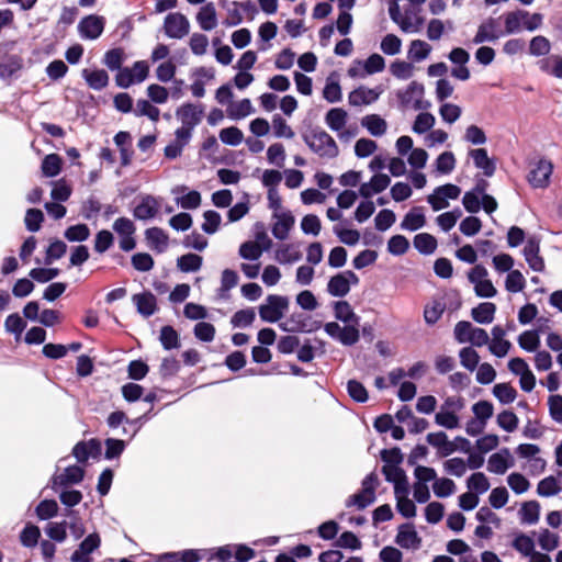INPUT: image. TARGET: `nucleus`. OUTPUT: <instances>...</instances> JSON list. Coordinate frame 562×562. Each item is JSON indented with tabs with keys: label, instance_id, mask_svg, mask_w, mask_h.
Instances as JSON below:
<instances>
[{
	"label": "nucleus",
	"instance_id": "1",
	"mask_svg": "<svg viewBox=\"0 0 562 562\" xmlns=\"http://www.w3.org/2000/svg\"><path fill=\"white\" fill-rule=\"evenodd\" d=\"M302 137L306 146L321 158L333 159L339 155L336 140L319 127L305 132Z\"/></svg>",
	"mask_w": 562,
	"mask_h": 562
},
{
	"label": "nucleus",
	"instance_id": "2",
	"mask_svg": "<svg viewBox=\"0 0 562 562\" xmlns=\"http://www.w3.org/2000/svg\"><path fill=\"white\" fill-rule=\"evenodd\" d=\"M289 307L286 296L270 294L266 302L259 306V316L263 322L277 323L280 321Z\"/></svg>",
	"mask_w": 562,
	"mask_h": 562
},
{
	"label": "nucleus",
	"instance_id": "3",
	"mask_svg": "<svg viewBox=\"0 0 562 562\" xmlns=\"http://www.w3.org/2000/svg\"><path fill=\"white\" fill-rule=\"evenodd\" d=\"M424 86L417 81H412L404 90H398L396 95L403 108H413L414 110H426L430 106L428 101H424Z\"/></svg>",
	"mask_w": 562,
	"mask_h": 562
},
{
	"label": "nucleus",
	"instance_id": "4",
	"mask_svg": "<svg viewBox=\"0 0 562 562\" xmlns=\"http://www.w3.org/2000/svg\"><path fill=\"white\" fill-rule=\"evenodd\" d=\"M359 283V277L351 270H345L333 276L327 283V292L335 297H345L349 292L351 285Z\"/></svg>",
	"mask_w": 562,
	"mask_h": 562
},
{
	"label": "nucleus",
	"instance_id": "5",
	"mask_svg": "<svg viewBox=\"0 0 562 562\" xmlns=\"http://www.w3.org/2000/svg\"><path fill=\"white\" fill-rule=\"evenodd\" d=\"M487 276L486 268L481 265L474 266L468 274L469 281L474 285L475 294L480 297H493L497 293Z\"/></svg>",
	"mask_w": 562,
	"mask_h": 562
},
{
	"label": "nucleus",
	"instance_id": "6",
	"mask_svg": "<svg viewBox=\"0 0 562 562\" xmlns=\"http://www.w3.org/2000/svg\"><path fill=\"white\" fill-rule=\"evenodd\" d=\"M164 32L169 38L181 40L189 34L190 22L188 18L180 12L169 13L164 21Z\"/></svg>",
	"mask_w": 562,
	"mask_h": 562
},
{
	"label": "nucleus",
	"instance_id": "7",
	"mask_svg": "<svg viewBox=\"0 0 562 562\" xmlns=\"http://www.w3.org/2000/svg\"><path fill=\"white\" fill-rule=\"evenodd\" d=\"M461 194V189L452 183L437 187L431 194L428 195L427 202L434 211H440L448 207V200H457Z\"/></svg>",
	"mask_w": 562,
	"mask_h": 562
},
{
	"label": "nucleus",
	"instance_id": "8",
	"mask_svg": "<svg viewBox=\"0 0 562 562\" xmlns=\"http://www.w3.org/2000/svg\"><path fill=\"white\" fill-rule=\"evenodd\" d=\"M161 207V198L151 194L140 195L133 209V216L139 221H148L156 217Z\"/></svg>",
	"mask_w": 562,
	"mask_h": 562
},
{
	"label": "nucleus",
	"instance_id": "9",
	"mask_svg": "<svg viewBox=\"0 0 562 562\" xmlns=\"http://www.w3.org/2000/svg\"><path fill=\"white\" fill-rule=\"evenodd\" d=\"M204 115V106L202 104L183 103L176 111V117L181 122L182 126L194 130Z\"/></svg>",
	"mask_w": 562,
	"mask_h": 562
},
{
	"label": "nucleus",
	"instance_id": "10",
	"mask_svg": "<svg viewBox=\"0 0 562 562\" xmlns=\"http://www.w3.org/2000/svg\"><path fill=\"white\" fill-rule=\"evenodd\" d=\"M105 19L101 15L90 14L78 23V32L82 40L93 41L101 36L104 31Z\"/></svg>",
	"mask_w": 562,
	"mask_h": 562
},
{
	"label": "nucleus",
	"instance_id": "11",
	"mask_svg": "<svg viewBox=\"0 0 562 562\" xmlns=\"http://www.w3.org/2000/svg\"><path fill=\"white\" fill-rule=\"evenodd\" d=\"M553 171V165L550 160L540 159L528 173V182L532 188H547L550 183V177Z\"/></svg>",
	"mask_w": 562,
	"mask_h": 562
},
{
	"label": "nucleus",
	"instance_id": "12",
	"mask_svg": "<svg viewBox=\"0 0 562 562\" xmlns=\"http://www.w3.org/2000/svg\"><path fill=\"white\" fill-rule=\"evenodd\" d=\"M502 36H504V32L499 29L497 19L487 18L479 25L473 43L495 42Z\"/></svg>",
	"mask_w": 562,
	"mask_h": 562
},
{
	"label": "nucleus",
	"instance_id": "13",
	"mask_svg": "<svg viewBox=\"0 0 562 562\" xmlns=\"http://www.w3.org/2000/svg\"><path fill=\"white\" fill-rule=\"evenodd\" d=\"M515 460L508 448H503L498 452L490 456L487 460V471L494 474H505L506 471L513 468Z\"/></svg>",
	"mask_w": 562,
	"mask_h": 562
},
{
	"label": "nucleus",
	"instance_id": "14",
	"mask_svg": "<svg viewBox=\"0 0 562 562\" xmlns=\"http://www.w3.org/2000/svg\"><path fill=\"white\" fill-rule=\"evenodd\" d=\"M381 93L382 89L380 87L371 89L360 86L349 93L348 103L351 106L370 105L379 99Z\"/></svg>",
	"mask_w": 562,
	"mask_h": 562
},
{
	"label": "nucleus",
	"instance_id": "15",
	"mask_svg": "<svg viewBox=\"0 0 562 562\" xmlns=\"http://www.w3.org/2000/svg\"><path fill=\"white\" fill-rule=\"evenodd\" d=\"M101 544L99 533L92 532L88 535L79 544L78 549L74 551L70 557L71 562H90V554L95 551Z\"/></svg>",
	"mask_w": 562,
	"mask_h": 562
},
{
	"label": "nucleus",
	"instance_id": "16",
	"mask_svg": "<svg viewBox=\"0 0 562 562\" xmlns=\"http://www.w3.org/2000/svg\"><path fill=\"white\" fill-rule=\"evenodd\" d=\"M273 218L274 222L271 227L272 235L279 240L286 239L295 223L294 216L290 211H284L281 213H273Z\"/></svg>",
	"mask_w": 562,
	"mask_h": 562
},
{
	"label": "nucleus",
	"instance_id": "17",
	"mask_svg": "<svg viewBox=\"0 0 562 562\" xmlns=\"http://www.w3.org/2000/svg\"><path fill=\"white\" fill-rule=\"evenodd\" d=\"M540 244L535 237L527 240L522 254L528 266L537 272H541L544 269V261L540 256Z\"/></svg>",
	"mask_w": 562,
	"mask_h": 562
},
{
	"label": "nucleus",
	"instance_id": "18",
	"mask_svg": "<svg viewBox=\"0 0 562 562\" xmlns=\"http://www.w3.org/2000/svg\"><path fill=\"white\" fill-rule=\"evenodd\" d=\"M391 183V179L385 173H376L374 175L369 182H364L359 188V194L369 199L374 194H378L384 191Z\"/></svg>",
	"mask_w": 562,
	"mask_h": 562
},
{
	"label": "nucleus",
	"instance_id": "19",
	"mask_svg": "<svg viewBox=\"0 0 562 562\" xmlns=\"http://www.w3.org/2000/svg\"><path fill=\"white\" fill-rule=\"evenodd\" d=\"M85 476V471L81 467L70 465L67 467L63 473L54 476L53 486L56 487H65L70 484H77L82 481Z\"/></svg>",
	"mask_w": 562,
	"mask_h": 562
},
{
	"label": "nucleus",
	"instance_id": "20",
	"mask_svg": "<svg viewBox=\"0 0 562 562\" xmlns=\"http://www.w3.org/2000/svg\"><path fill=\"white\" fill-rule=\"evenodd\" d=\"M469 156L472 158L474 166L483 171L484 176L492 177L495 173L496 165L488 157L485 148L471 149Z\"/></svg>",
	"mask_w": 562,
	"mask_h": 562
},
{
	"label": "nucleus",
	"instance_id": "21",
	"mask_svg": "<svg viewBox=\"0 0 562 562\" xmlns=\"http://www.w3.org/2000/svg\"><path fill=\"white\" fill-rule=\"evenodd\" d=\"M424 23V19L419 15V9H406L403 12L401 21H398L400 29L405 33H416L419 31Z\"/></svg>",
	"mask_w": 562,
	"mask_h": 562
},
{
	"label": "nucleus",
	"instance_id": "22",
	"mask_svg": "<svg viewBox=\"0 0 562 562\" xmlns=\"http://www.w3.org/2000/svg\"><path fill=\"white\" fill-rule=\"evenodd\" d=\"M395 542L404 549H417L420 546V538L413 526L403 525L398 529Z\"/></svg>",
	"mask_w": 562,
	"mask_h": 562
},
{
	"label": "nucleus",
	"instance_id": "23",
	"mask_svg": "<svg viewBox=\"0 0 562 562\" xmlns=\"http://www.w3.org/2000/svg\"><path fill=\"white\" fill-rule=\"evenodd\" d=\"M426 224V217L422 206H414L407 212L401 223V228L408 232H416Z\"/></svg>",
	"mask_w": 562,
	"mask_h": 562
},
{
	"label": "nucleus",
	"instance_id": "24",
	"mask_svg": "<svg viewBox=\"0 0 562 562\" xmlns=\"http://www.w3.org/2000/svg\"><path fill=\"white\" fill-rule=\"evenodd\" d=\"M302 258L299 247L294 244H282L274 251V259L280 265H292Z\"/></svg>",
	"mask_w": 562,
	"mask_h": 562
},
{
	"label": "nucleus",
	"instance_id": "25",
	"mask_svg": "<svg viewBox=\"0 0 562 562\" xmlns=\"http://www.w3.org/2000/svg\"><path fill=\"white\" fill-rule=\"evenodd\" d=\"M133 302L137 307V312L144 317L154 315L157 310V299L151 292L135 294Z\"/></svg>",
	"mask_w": 562,
	"mask_h": 562
},
{
	"label": "nucleus",
	"instance_id": "26",
	"mask_svg": "<svg viewBox=\"0 0 562 562\" xmlns=\"http://www.w3.org/2000/svg\"><path fill=\"white\" fill-rule=\"evenodd\" d=\"M426 439L430 446L438 449L439 454L442 457L450 456L457 450L454 443L448 440L443 431L430 432L427 435Z\"/></svg>",
	"mask_w": 562,
	"mask_h": 562
},
{
	"label": "nucleus",
	"instance_id": "27",
	"mask_svg": "<svg viewBox=\"0 0 562 562\" xmlns=\"http://www.w3.org/2000/svg\"><path fill=\"white\" fill-rule=\"evenodd\" d=\"M145 238L149 248L157 252H164L168 247V235L159 227L147 228Z\"/></svg>",
	"mask_w": 562,
	"mask_h": 562
},
{
	"label": "nucleus",
	"instance_id": "28",
	"mask_svg": "<svg viewBox=\"0 0 562 562\" xmlns=\"http://www.w3.org/2000/svg\"><path fill=\"white\" fill-rule=\"evenodd\" d=\"M196 21L203 31H212L217 26L216 10L212 2L200 8L196 14Z\"/></svg>",
	"mask_w": 562,
	"mask_h": 562
},
{
	"label": "nucleus",
	"instance_id": "29",
	"mask_svg": "<svg viewBox=\"0 0 562 562\" xmlns=\"http://www.w3.org/2000/svg\"><path fill=\"white\" fill-rule=\"evenodd\" d=\"M325 124L336 134L346 127L348 113L342 108H333L325 114Z\"/></svg>",
	"mask_w": 562,
	"mask_h": 562
},
{
	"label": "nucleus",
	"instance_id": "30",
	"mask_svg": "<svg viewBox=\"0 0 562 562\" xmlns=\"http://www.w3.org/2000/svg\"><path fill=\"white\" fill-rule=\"evenodd\" d=\"M528 15V11L515 10L503 14L505 31L504 35L515 34L520 32L524 23V19Z\"/></svg>",
	"mask_w": 562,
	"mask_h": 562
},
{
	"label": "nucleus",
	"instance_id": "31",
	"mask_svg": "<svg viewBox=\"0 0 562 562\" xmlns=\"http://www.w3.org/2000/svg\"><path fill=\"white\" fill-rule=\"evenodd\" d=\"M361 125L370 135L381 137L386 133L387 123L379 114H368L361 119Z\"/></svg>",
	"mask_w": 562,
	"mask_h": 562
},
{
	"label": "nucleus",
	"instance_id": "32",
	"mask_svg": "<svg viewBox=\"0 0 562 562\" xmlns=\"http://www.w3.org/2000/svg\"><path fill=\"white\" fill-rule=\"evenodd\" d=\"M335 318L345 324H359L360 317L353 312L351 305L347 301H336L333 303Z\"/></svg>",
	"mask_w": 562,
	"mask_h": 562
},
{
	"label": "nucleus",
	"instance_id": "33",
	"mask_svg": "<svg viewBox=\"0 0 562 562\" xmlns=\"http://www.w3.org/2000/svg\"><path fill=\"white\" fill-rule=\"evenodd\" d=\"M518 515L521 524L536 525L540 518V504L537 501L525 502L521 504Z\"/></svg>",
	"mask_w": 562,
	"mask_h": 562
},
{
	"label": "nucleus",
	"instance_id": "34",
	"mask_svg": "<svg viewBox=\"0 0 562 562\" xmlns=\"http://www.w3.org/2000/svg\"><path fill=\"white\" fill-rule=\"evenodd\" d=\"M82 77L86 80L87 85L97 91L104 89L109 83V75L103 69L97 70H82Z\"/></svg>",
	"mask_w": 562,
	"mask_h": 562
},
{
	"label": "nucleus",
	"instance_id": "35",
	"mask_svg": "<svg viewBox=\"0 0 562 562\" xmlns=\"http://www.w3.org/2000/svg\"><path fill=\"white\" fill-rule=\"evenodd\" d=\"M495 312L496 305L494 303L484 302L472 308L471 316L479 324H491Z\"/></svg>",
	"mask_w": 562,
	"mask_h": 562
},
{
	"label": "nucleus",
	"instance_id": "36",
	"mask_svg": "<svg viewBox=\"0 0 562 562\" xmlns=\"http://www.w3.org/2000/svg\"><path fill=\"white\" fill-rule=\"evenodd\" d=\"M255 112L249 99H243L238 102L231 103L227 108V115L232 120L244 119Z\"/></svg>",
	"mask_w": 562,
	"mask_h": 562
},
{
	"label": "nucleus",
	"instance_id": "37",
	"mask_svg": "<svg viewBox=\"0 0 562 562\" xmlns=\"http://www.w3.org/2000/svg\"><path fill=\"white\" fill-rule=\"evenodd\" d=\"M375 502V494L369 493L367 490H360L358 493L349 496L346 499V507H356L357 509L361 510L370 506Z\"/></svg>",
	"mask_w": 562,
	"mask_h": 562
},
{
	"label": "nucleus",
	"instance_id": "38",
	"mask_svg": "<svg viewBox=\"0 0 562 562\" xmlns=\"http://www.w3.org/2000/svg\"><path fill=\"white\" fill-rule=\"evenodd\" d=\"M414 247L423 255H431L437 248V239L428 233H420L414 237Z\"/></svg>",
	"mask_w": 562,
	"mask_h": 562
},
{
	"label": "nucleus",
	"instance_id": "39",
	"mask_svg": "<svg viewBox=\"0 0 562 562\" xmlns=\"http://www.w3.org/2000/svg\"><path fill=\"white\" fill-rule=\"evenodd\" d=\"M203 259L195 254H187L177 259V267L182 272H196L202 267Z\"/></svg>",
	"mask_w": 562,
	"mask_h": 562
},
{
	"label": "nucleus",
	"instance_id": "40",
	"mask_svg": "<svg viewBox=\"0 0 562 562\" xmlns=\"http://www.w3.org/2000/svg\"><path fill=\"white\" fill-rule=\"evenodd\" d=\"M61 158L57 154L46 155L42 161V173L47 178H54L61 171Z\"/></svg>",
	"mask_w": 562,
	"mask_h": 562
},
{
	"label": "nucleus",
	"instance_id": "41",
	"mask_svg": "<svg viewBox=\"0 0 562 562\" xmlns=\"http://www.w3.org/2000/svg\"><path fill=\"white\" fill-rule=\"evenodd\" d=\"M430 52L431 46L428 43L422 40H414L409 45L407 57L413 61H422L429 56Z\"/></svg>",
	"mask_w": 562,
	"mask_h": 562
},
{
	"label": "nucleus",
	"instance_id": "42",
	"mask_svg": "<svg viewBox=\"0 0 562 562\" xmlns=\"http://www.w3.org/2000/svg\"><path fill=\"white\" fill-rule=\"evenodd\" d=\"M323 97L329 103H337L341 101V87L339 85V81L334 76H329L327 78L323 90Z\"/></svg>",
	"mask_w": 562,
	"mask_h": 562
},
{
	"label": "nucleus",
	"instance_id": "43",
	"mask_svg": "<svg viewBox=\"0 0 562 562\" xmlns=\"http://www.w3.org/2000/svg\"><path fill=\"white\" fill-rule=\"evenodd\" d=\"M459 359L461 366L471 372L474 371L480 363V356L473 347H463L460 349Z\"/></svg>",
	"mask_w": 562,
	"mask_h": 562
},
{
	"label": "nucleus",
	"instance_id": "44",
	"mask_svg": "<svg viewBox=\"0 0 562 562\" xmlns=\"http://www.w3.org/2000/svg\"><path fill=\"white\" fill-rule=\"evenodd\" d=\"M22 68V61L16 56H11L0 63V78L9 80L15 76Z\"/></svg>",
	"mask_w": 562,
	"mask_h": 562
},
{
	"label": "nucleus",
	"instance_id": "45",
	"mask_svg": "<svg viewBox=\"0 0 562 562\" xmlns=\"http://www.w3.org/2000/svg\"><path fill=\"white\" fill-rule=\"evenodd\" d=\"M159 340L166 350L177 349L180 347L179 335L177 330L167 325L160 329Z\"/></svg>",
	"mask_w": 562,
	"mask_h": 562
},
{
	"label": "nucleus",
	"instance_id": "46",
	"mask_svg": "<svg viewBox=\"0 0 562 562\" xmlns=\"http://www.w3.org/2000/svg\"><path fill=\"white\" fill-rule=\"evenodd\" d=\"M272 128H273V135L278 138L291 139L295 136V133L292 130V127L286 123V121L280 114L273 115Z\"/></svg>",
	"mask_w": 562,
	"mask_h": 562
},
{
	"label": "nucleus",
	"instance_id": "47",
	"mask_svg": "<svg viewBox=\"0 0 562 562\" xmlns=\"http://www.w3.org/2000/svg\"><path fill=\"white\" fill-rule=\"evenodd\" d=\"M551 50L550 41L542 35H537L529 43V54L535 57L546 56Z\"/></svg>",
	"mask_w": 562,
	"mask_h": 562
},
{
	"label": "nucleus",
	"instance_id": "48",
	"mask_svg": "<svg viewBox=\"0 0 562 562\" xmlns=\"http://www.w3.org/2000/svg\"><path fill=\"white\" fill-rule=\"evenodd\" d=\"M493 394L502 404H510L515 401L517 391L508 383H498L494 385Z\"/></svg>",
	"mask_w": 562,
	"mask_h": 562
},
{
	"label": "nucleus",
	"instance_id": "49",
	"mask_svg": "<svg viewBox=\"0 0 562 562\" xmlns=\"http://www.w3.org/2000/svg\"><path fill=\"white\" fill-rule=\"evenodd\" d=\"M65 238L70 243H80L85 241L90 236V229L86 224H76L72 226H69L65 233Z\"/></svg>",
	"mask_w": 562,
	"mask_h": 562
},
{
	"label": "nucleus",
	"instance_id": "50",
	"mask_svg": "<svg viewBox=\"0 0 562 562\" xmlns=\"http://www.w3.org/2000/svg\"><path fill=\"white\" fill-rule=\"evenodd\" d=\"M263 252V248L257 241H245L239 246L238 255L245 260H258Z\"/></svg>",
	"mask_w": 562,
	"mask_h": 562
},
{
	"label": "nucleus",
	"instance_id": "51",
	"mask_svg": "<svg viewBox=\"0 0 562 562\" xmlns=\"http://www.w3.org/2000/svg\"><path fill=\"white\" fill-rule=\"evenodd\" d=\"M134 114L136 116H147L153 122H157L159 120L160 111L157 106L153 105L149 101L140 99L136 103V108L134 109Z\"/></svg>",
	"mask_w": 562,
	"mask_h": 562
},
{
	"label": "nucleus",
	"instance_id": "52",
	"mask_svg": "<svg viewBox=\"0 0 562 562\" xmlns=\"http://www.w3.org/2000/svg\"><path fill=\"white\" fill-rule=\"evenodd\" d=\"M41 530L37 526L27 524L20 533V541L26 548H33L38 543Z\"/></svg>",
	"mask_w": 562,
	"mask_h": 562
},
{
	"label": "nucleus",
	"instance_id": "53",
	"mask_svg": "<svg viewBox=\"0 0 562 562\" xmlns=\"http://www.w3.org/2000/svg\"><path fill=\"white\" fill-rule=\"evenodd\" d=\"M203 218L202 231L209 235L215 234L221 226V214L216 211L209 210L203 213Z\"/></svg>",
	"mask_w": 562,
	"mask_h": 562
},
{
	"label": "nucleus",
	"instance_id": "54",
	"mask_svg": "<svg viewBox=\"0 0 562 562\" xmlns=\"http://www.w3.org/2000/svg\"><path fill=\"white\" fill-rule=\"evenodd\" d=\"M467 485L470 491L474 492V494H483L490 488V482L486 475L482 472L473 473L468 479Z\"/></svg>",
	"mask_w": 562,
	"mask_h": 562
},
{
	"label": "nucleus",
	"instance_id": "55",
	"mask_svg": "<svg viewBox=\"0 0 562 562\" xmlns=\"http://www.w3.org/2000/svg\"><path fill=\"white\" fill-rule=\"evenodd\" d=\"M519 347L528 352L536 351L540 345V338L536 330H525L518 337Z\"/></svg>",
	"mask_w": 562,
	"mask_h": 562
},
{
	"label": "nucleus",
	"instance_id": "56",
	"mask_svg": "<svg viewBox=\"0 0 562 562\" xmlns=\"http://www.w3.org/2000/svg\"><path fill=\"white\" fill-rule=\"evenodd\" d=\"M67 251V245L63 240L56 239L49 244L46 249L45 265L49 266L55 260L60 259Z\"/></svg>",
	"mask_w": 562,
	"mask_h": 562
},
{
	"label": "nucleus",
	"instance_id": "57",
	"mask_svg": "<svg viewBox=\"0 0 562 562\" xmlns=\"http://www.w3.org/2000/svg\"><path fill=\"white\" fill-rule=\"evenodd\" d=\"M512 546L516 551L526 558H528L535 550V542L532 538L525 533L517 535Z\"/></svg>",
	"mask_w": 562,
	"mask_h": 562
},
{
	"label": "nucleus",
	"instance_id": "58",
	"mask_svg": "<svg viewBox=\"0 0 562 562\" xmlns=\"http://www.w3.org/2000/svg\"><path fill=\"white\" fill-rule=\"evenodd\" d=\"M526 286V280L519 270L508 272L505 281V288L510 293H518Z\"/></svg>",
	"mask_w": 562,
	"mask_h": 562
},
{
	"label": "nucleus",
	"instance_id": "59",
	"mask_svg": "<svg viewBox=\"0 0 562 562\" xmlns=\"http://www.w3.org/2000/svg\"><path fill=\"white\" fill-rule=\"evenodd\" d=\"M256 318L254 308H245L237 311L231 319L233 327L245 328L250 326Z\"/></svg>",
	"mask_w": 562,
	"mask_h": 562
},
{
	"label": "nucleus",
	"instance_id": "60",
	"mask_svg": "<svg viewBox=\"0 0 562 562\" xmlns=\"http://www.w3.org/2000/svg\"><path fill=\"white\" fill-rule=\"evenodd\" d=\"M540 69L547 74H550L557 78H562V57L554 55L550 58L542 59L540 63Z\"/></svg>",
	"mask_w": 562,
	"mask_h": 562
},
{
	"label": "nucleus",
	"instance_id": "61",
	"mask_svg": "<svg viewBox=\"0 0 562 562\" xmlns=\"http://www.w3.org/2000/svg\"><path fill=\"white\" fill-rule=\"evenodd\" d=\"M445 312V304L440 301H432L424 308V319L428 325L436 324Z\"/></svg>",
	"mask_w": 562,
	"mask_h": 562
},
{
	"label": "nucleus",
	"instance_id": "62",
	"mask_svg": "<svg viewBox=\"0 0 562 562\" xmlns=\"http://www.w3.org/2000/svg\"><path fill=\"white\" fill-rule=\"evenodd\" d=\"M220 139L225 145L237 146L243 142L244 134L238 127L231 126L221 130Z\"/></svg>",
	"mask_w": 562,
	"mask_h": 562
},
{
	"label": "nucleus",
	"instance_id": "63",
	"mask_svg": "<svg viewBox=\"0 0 562 562\" xmlns=\"http://www.w3.org/2000/svg\"><path fill=\"white\" fill-rule=\"evenodd\" d=\"M432 491L437 497H448L456 492V484L448 477L437 479L432 484Z\"/></svg>",
	"mask_w": 562,
	"mask_h": 562
},
{
	"label": "nucleus",
	"instance_id": "64",
	"mask_svg": "<svg viewBox=\"0 0 562 562\" xmlns=\"http://www.w3.org/2000/svg\"><path fill=\"white\" fill-rule=\"evenodd\" d=\"M435 122V116L431 113L422 112L415 119L413 132L416 134H424L432 128Z\"/></svg>",
	"mask_w": 562,
	"mask_h": 562
}]
</instances>
